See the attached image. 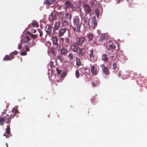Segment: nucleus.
<instances>
[{
	"instance_id": "obj_37",
	"label": "nucleus",
	"mask_w": 147,
	"mask_h": 147,
	"mask_svg": "<svg viewBox=\"0 0 147 147\" xmlns=\"http://www.w3.org/2000/svg\"><path fill=\"white\" fill-rule=\"evenodd\" d=\"M76 77L77 78H78L79 77V72L78 70H76Z\"/></svg>"
},
{
	"instance_id": "obj_33",
	"label": "nucleus",
	"mask_w": 147,
	"mask_h": 147,
	"mask_svg": "<svg viewBox=\"0 0 147 147\" xmlns=\"http://www.w3.org/2000/svg\"><path fill=\"white\" fill-rule=\"evenodd\" d=\"M32 24L33 27H37L38 26V23L36 21L32 23Z\"/></svg>"
},
{
	"instance_id": "obj_13",
	"label": "nucleus",
	"mask_w": 147,
	"mask_h": 147,
	"mask_svg": "<svg viewBox=\"0 0 147 147\" xmlns=\"http://www.w3.org/2000/svg\"><path fill=\"white\" fill-rule=\"evenodd\" d=\"M84 6L85 9V12L86 13H90L91 11V9L89 5L88 4H85Z\"/></svg>"
},
{
	"instance_id": "obj_27",
	"label": "nucleus",
	"mask_w": 147,
	"mask_h": 147,
	"mask_svg": "<svg viewBox=\"0 0 147 147\" xmlns=\"http://www.w3.org/2000/svg\"><path fill=\"white\" fill-rule=\"evenodd\" d=\"M89 4L90 5H91L92 7L93 6V5H96V6H99V4L98 3H97L95 4H94V3L93 1L91 0L89 2Z\"/></svg>"
},
{
	"instance_id": "obj_45",
	"label": "nucleus",
	"mask_w": 147,
	"mask_h": 147,
	"mask_svg": "<svg viewBox=\"0 0 147 147\" xmlns=\"http://www.w3.org/2000/svg\"><path fill=\"white\" fill-rule=\"evenodd\" d=\"M18 53V52L17 51H15L14 52H12L11 53V54H10V55H16Z\"/></svg>"
},
{
	"instance_id": "obj_63",
	"label": "nucleus",
	"mask_w": 147,
	"mask_h": 147,
	"mask_svg": "<svg viewBox=\"0 0 147 147\" xmlns=\"http://www.w3.org/2000/svg\"><path fill=\"white\" fill-rule=\"evenodd\" d=\"M96 1H97V2H98V1H100L101 0H96Z\"/></svg>"
},
{
	"instance_id": "obj_47",
	"label": "nucleus",
	"mask_w": 147,
	"mask_h": 147,
	"mask_svg": "<svg viewBox=\"0 0 147 147\" xmlns=\"http://www.w3.org/2000/svg\"><path fill=\"white\" fill-rule=\"evenodd\" d=\"M66 73L64 71L62 74L61 75V76L62 77L64 78V77H65V76H66Z\"/></svg>"
},
{
	"instance_id": "obj_11",
	"label": "nucleus",
	"mask_w": 147,
	"mask_h": 147,
	"mask_svg": "<svg viewBox=\"0 0 147 147\" xmlns=\"http://www.w3.org/2000/svg\"><path fill=\"white\" fill-rule=\"evenodd\" d=\"M66 32V29L65 28H61L59 31L58 36H61L64 35V33Z\"/></svg>"
},
{
	"instance_id": "obj_43",
	"label": "nucleus",
	"mask_w": 147,
	"mask_h": 147,
	"mask_svg": "<svg viewBox=\"0 0 147 147\" xmlns=\"http://www.w3.org/2000/svg\"><path fill=\"white\" fill-rule=\"evenodd\" d=\"M30 35L31 37L34 39L36 38L37 37V35L34 34L32 33H30Z\"/></svg>"
},
{
	"instance_id": "obj_22",
	"label": "nucleus",
	"mask_w": 147,
	"mask_h": 147,
	"mask_svg": "<svg viewBox=\"0 0 147 147\" xmlns=\"http://www.w3.org/2000/svg\"><path fill=\"white\" fill-rule=\"evenodd\" d=\"M65 17L66 19L68 21H71V19L72 16L71 14L68 13L66 14Z\"/></svg>"
},
{
	"instance_id": "obj_18",
	"label": "nucleus",
	"mask_w": 147,
	"mask_h": 147,
	"mask_svg": "<svg viewBox=\"0 0 147 147\" xmlns=\"http://www.w3.org/2000/svg\"><path fill=\"white\" fill-rule=\"evenodd\" d=\"M56 18V15L54 13H51L49 16V20L51 21H53Z\"/></svg>"
},
{
	"instance_id": "obj_2",
	"label": "nucleus",
	"mask_w": 147,
	"mask_h": 147,
	"mask_svg": "<svg viewBox=\"0 0 147 147\" xmlns=\"http://www.w3.org/2000/svg\"><path fill=\"white\" fill-rule=\"evenodd\" d=\"M10 123H8L7 125L5 133L3 134V136H5L7 138H9V137L11 136L10 134Z\"/></svg>"
},
{
	"instance_id": "obj_32",
	"label": "nucleus",
	"mask_w": 147,
	"mask_h": 147,
	"mask_svg": "<svg viewBox=\"0 0 147 147\" xmlns=\"http://www.w3.org/2000/svg\"><path fill=\"white\" fill-rule=\"evenodd\" d=\"M10 60V59L8 55H6L3 59V61H6Z\"/></svg>"
},
{
	"instance_id": "obj_57",
	"label": "nucleus",
	"mask_w": 147,
	"mask_h": 147,
	"mask_svg": "<svg viewBox=\"0 0 147 147\" xmlns=\"http://www.w3.org/2000/svg\"><path fill=\"white\" fill-rule=\"evenodd\" d=\"M26 50V51H29V49L28 47H26L25 48Z\"/></svg>"
},
{
	"instance_id": "obj_55",
	"label": "nucleus",
	"mask_w": 147,
	"mask_h": 147,
	"mask_svg": "<svg viewBox=\"0 0 147 147\" xmlns=\"http://www.w3.org/2000/svg\"><path fill=\"white\" fill-rule=\"evenodd\" d=\"M14 58V57L12 56V55H10V60H11Z\"/></svg>"
},
{
	"instance_id": "obj_52",
	"label": "nucleus",
	"mask_w": 147,
	"mask_h": 147,
	"mask_svg": "<svg viewBox=\"0 0 147 147\" xmlns=\"http://www.w3.org/2000/svg\"><path fill=\"white\" fill-rule=\"evenodd\" d=\"M31 31L32 32L34 33H35L36 32V30L35 29H31Z\"/></svg>"
},
{
	"instance_id": "obj_29",
	"label": "nucleus",
	"mask_w": 147,
	"mask_h": 147,
	"mask_svg": "<svg viewBox=\"0 0 147 147\" xmlns=\"http://www.w3.org/2000/svg\"><path fill=\"white\" fill-rule=\"evenodd\" d=\"M89 55L90 57L92 58H94L95 55L94 53V50H92L89 53Z\"/></svg>"
},
{
	"instance_id": "obj_28",
	"label": "nucleus",
	"mask_w": 147,
	"mask_h": 147,
	"mask_svg": "<svg viewBox=\"0 0 147 147\" xmlns=\"http://www.w3.org/2000/svg\"><path fill=\"white\" fill-rule=\"evenodd\" d=\"M79 53L81 55H84L85 53V50L84 49H79Z\"/></svg>"
},
{
	"instance_id": "obj_59",
	"label": "nucleus",
	"mask_w": 147,
	"mask_h": 147,
	"mask_svg": "<svg viewBox=\"0 0 147 147\" xmlns=\"http://www.w3.org/2000/svg\"><path fill=\"white\" fill-rule=\"evenodd\" d=\"M6 111H5V112H3L2 113V114L3 115V114H5L6 113Z\"/></svg>"
},
{
	"instance_id": "obj_36",
	"label": "nucleus",
	"mask_w": 147,
	"mask_h": 147,
	"mask_svg": "<svg viewBox=\"0 0 147 147\" xmlns=\"http://www.w3.org/2000/svg\"><path fill=\"white\" fill-rule=\"evenodd\" d=\"M68 57L69 59L70 60H72L73 59V54L72 53H69L68 56Z\"/></svg>"
},
{
	"instance_id": "obj_61",
	"label": "nucleus",
	"mask_w": 147,
	"mask_h": 147,
	"mask_svg": "<svg viewBox=\"0 0 147 147\" xmlns=\"http://www.w3.org/2000/svg\"><path fill=\"white\" fill-rule=\"evenodd\" d=\"M88 74V73L86 71V72H85V75H86Z\"/></svg>"
},
{
	"instance_id": "obj_12",
	"label": "nucleus",
	"mask_w": 147,
	"mask_h": 147,
	"mask_svg": "<svg viewBox=\"0 0 147 147\" xmlns=\"http://www.w3.org/2000/svg\"><path fill=\"white\" fill-rule=\"evenodd\" d=\"M84 21L85 22L86 27L87 28L90 27V25L89 23L90 21V19L89 18L88 16H85L84 18Z\"/></svg>"
},
{
	"instance_id": "obj_24",
	"label": "nucleus",
	"mask_w": 147,
	"mask_h": 147,
	"mask_svg": "<svg viewBox=\"0 0 147 147\" xmlns=\"http://www.w3.org/2000/svg\"><path fill=\"white\" fill-rule=\"evenodd\" d=\"M72 5L71 2L69 0H67L65 3V5L66 7L69 8Z\"/></svg>"
},
{
	"instance_id": "obj_51",
	"label": "nucleus",
	"mask_w": 147,
	"mask_h": 147,
	"mask_svg": "<svg viewBox=\"0 0 147 147\" xmlns=\"http://www.w3.org/2000/svg\"><path fill=\"white\" fill-rule=\"evenodd\" d=\"M81 3H82L81 1H79L77 3V5H78L79 6H80L81 5Z\"/></svg>"
},
{
	"instance_id": "obj_7",
	"label": "nucleus",
	"mask_w": 147,
	"mask_h": 147,
	"mask_svg": "<svg viewBox=\"0 0 147 147\" xmlns=\"http://www.w3.org/2000/svg\"><path fill=\"white\" fill-rule=\"evenodd\" d=\"M91 71L93 75L96 76L97 74V68L93 65L91 67Z\"/></svg>"
},
{
	"instance_id": "obj_3",
	"label": "nucleus",
	"mask_w": 147,
	"mask_h": 147,
	"mask_svg": "<svg viewBox=\"0 0 147 147\" xmlns=\"http://www.w3.org/2000/svg\"><path fill=\"white\" fill-rule=\"evenodd\" d=\"M73 23L75 26H78L80 24V19L78 16H74L73 18Z\"/></svg>"
},
{
	"instance_id": "obj_53",
	"label": "nucleus",
	"mask_w": 147,
	"mask_h": 147,
	"mask_svg": "<svg viewBox=\"0 0 147 147\" xmlns=\"http://www.w3.org/2000/svg\"><path fill=\"white\" fill-rule=\"evenodd\" d=\"M52 53L55 56L56 54V53L54 51H52Z\"/></svg>"
},
{
	"instance_id": "obj_44",
	"label": "nucleus",
	"mask_w": 147,
	"mask_h": 147,
	"mask_svg": "<svg viewBox=\"0 0 147 147\" xmlns=\"http://www.w3.org/2000/svg\"><path fill=\"white\" fill-rule=\"evenodd\" d=\"M50 67L52 68L54 67V63L53 61H51L50 62Z\"/></svg>"
},
{
	"instance_id": "obj_60",
	"label": "nucleus",
	"mask_w": 147,
	"mask_h": 147,
	"mask_svg": "<svg viewBox=\"0 0 147 147\" xmlns=\"http://www.w3.org/2000/svg\"><path fill=\"white\" fill-rule=\"evenodd\" d=\"M117 1V3H119L120 2V0H116Z\"/></svg>"
},
{
	"instance_id": "obj_20",
	"label": "nucleus",
	"mask_w": 147,
	"mask_h": 147,
	"mask_svg": "<svg viewBox=\"0 0 147 147\" xmlns=\"http://www.w3.org/2000/svg\"><path fill=\"white\" fill-rule=\"evenodd\" d=\"M87 36L88 38L89 41H91L92 40L93 38V34L91 32L88 33L87 34Z\"/></svg>"
},
{
	"instance_id": "obj_56",
	"label": "nucleus",
	"mask_w": 147,
	"mask_h": 147,
	"mask_svg": "<svg viewBox=\"0 0 147 147\" xmlns=\"http://www.w3.org/2000/svg\"><path fill=\"white\" fill-rule=\"evenodd\" d=\"M115 57V55H111L110 56V57L112 59H113Z\"/></svg>"
},
{
	"instance_id": "obj_30",
	"label": "nucleus",
	"mask_w": 147,
	"mask_h": 147,
	"mask_svg": "<svg viewBox=\"0 0 147 147\" xmlns=\"http://www.w3.org/2000/svg\"><path fill=\"white\" fill-rule=\"evenodd\" d=\"M76 64L78 66H80L81 65L80 59L78 58H76Z\"/></svg>"
},
{
	"instance_id": "obj_35",
	"label": "nucleus",
	"mask_w": 147,
	"mask_h": 147,
	"mask_svg": "<svg viewBox=\"0 0 147 147\" xmlns=\"http://www.w3.org/2000/svg\"><path fill=\"white\" fill-rule=\"evenodd\" d=\"M95 13L97 17H98L99 15L100 11L98 9H96L95 11Z\"/></svg>"
},
{
	"instance_id": "obj_15",
	"label": "nucleus",
	"mask_w": 147,
	"mask_h": 147,
	"mask_svg": "<svg viewBox=\"0 0 147 147\" xmlns=\"http://www.w3.org/2000/svg\"><path fill=\"white\" fill-rule=\"evenodd\" d=\"M53 45H58V38L56 36H54L52 37L51 38Z\"/></svg>"
},
{
	"instance_id": "obj_26",
	"label": "nucleus",
	"mask_w": 147,
	"mask_h": 147,
	"mask_svg": "<svg viewBox=\"0 0 147 147\" xmlns=\"http://www.w3.org/2000/svg\"><path fill=\"white\" fill-rule=\"evenodd\" d=\"M117 63L116 62H115L113 64V68L116 71L118 70L119 69V67L117 66Z\"/></svg>"
},
{
	"instance_id": "obj_31",
	"label": "nucleus",
	"mask_w": 147,
	"mask_h": 147,
	"mask_svg": "<svg viewBox=\"0 0 147 147\" xmlns=\"http://www.w3.org/2000/svg\"><path fill=\"white\" fill-rule=\"evenodd\" d=\"M70 8L71 10L73 11H75L76 10V6H75L74 4H72L71 6H70Z\"/></svg>"
},
{
	"instance_id": "obj_49",
	"label": "nucleus",
	"mask_w": 147,
	"mask_h": 147,
	"mask_svg": "<svg viewBox=\"0 0 147 147\" xmlns=\"http://www.w3.org/2000/svg\"><path fill=\"white\" fill-rule=\"evenodd\" d=\"M56 70L57 71L58 73L59 74H60L61 72V71L60 69H59L58 68L56 69Z\"/></svg>"
},
{
	"instance_id": "obj_23",
	"label": "nucleus",
	"mask_w": 147,
	"mask_h": 147,
	"mask_svg": "<svg viewBox=\"0 0 147 147\" xmlns=\"http://www.w3.org/2000/svg\"><path fill=\"white\" fill-rule=\"evenodd\" d=\"M116 47V46L115 45L113 44L110 45L108 47V49L111 50V51L113 52V49H114Z\"/></svg>"
},
{
	"instance_id": "obj_1",
	"label": "nucleus",
	"mask_w": 147,
	"mask_h": 147,
	"mask_svg": "<svg viewBox=\"0 0 147 147\" xmlns=\"http://www.w3.org/2000/svg\"><path fill=\"white\" fill-rule=\"evenodd\" d=\"M12 111L13 113H14V114H11L10 116H9L8 114H6L5 115V116L7 117V119L8 120V121L6 122V123H10L11 122V119L13 118L15 115L19 113L18 110L16 109H15L12 110Z\"/></svg>"
},
{
	"instance_id": "obj_46",
	"label": "nucleus",
	"mask_w": 147,
	"mask_h": 147,
	"mask_svg": "<svg viewBox=\"0 0 147 147\" xmlns=\"http://www.w3.org/2000/svg\"><path fill=\"white\" fill-rule=\"evenodd\" d=\"M38 31L40 33L39 37H42L43 35V33L42 31L40 30H39Z\"/></svg>"
},
{
	"instance_id": "obj_10",
	"label": "nucleus",
	"mask_w": 147,
	"mask_h": 147,
	"mask_svg": "<svg viewBox=\"0 0 147 147\" xmlns=\"http://www.w3.org/2000/svg\"><path fill=\"white\" fill-rule=\"evenodd\" d=\"M60 26V23L59 21H57L55 22L54 25V29L55 30H59Z\"/></svg>"
},
{
	"instance_id": "obj_17",
	"label": "nucleus",
	"mask_w": 147,
	"mask_h": 147,
	"mask_svg": "<svg viewBox=\"0 0 147 147\" xmlns=\"http://www.w3.org/2000/svg\"><path fill=\"white\" fill-rule=\"evenodd\" d=\"M30 40V38L28 36H26L23 39L21 40V42L23 43H27Z\"/></svg>"
},
{
	"instance_id": "obj_48",
	"label": "nucleus",
	"mask_w": 147,
	"mask_h": 147,
	"mask_svg": "<svg viewBox=\"0 0 147 147\" xmlns=\"http://www.w3.org/2000/svg\"><path fill=\"white\" fill-rule=\"evenodd\" d=\"M27 54V53L26 52L23 51L21 52L20 53V55H25Z\"/></svg>"
},
{
	"instance_id": "obj_41",
	"label": "nucleus",
	"mask_w": 147,
	"mask_h": 147,
	"mask_svg": "<svg viewBox=\"0 0 147 147\" xmlns=\"http://www.w3.org/2000/svg\"><path fill=\"white\" fill-rule=\"evenodd\" d=\"M57 46L56 47V49L58 51H61V46L60 45H57Z\"/></svg>"
},
{
	"instance_id": "obj_5",
	"label": "nucleus",
	"mask_w": 147,
	"mask_h": 147,
	"mask_svg": "<svg viewBox=\"0 0 147 147\" xmlns=\"http://www.w3.org/2000/svg\"><path fill=\"white\" fill-rule=\"evenodd\" d=\"M102 70L106 75H108L109 74V71L108 68L106 67L104 65H102Z\"/></svg>"
},
{
	"instance_id": "obj_4",
	"label": "nucleus",
	"mask_w": 147,
	"mask_h": 147,
	"mask_svg": "<svg viewBox=\"0 0 147 147\" xmlns=\"http://www.w3.org/2000/svg\"><path fill=\"white\" fill-rule=\"evenodd\" d=\"M97 20L96 19L95 16H94L92 18L91 27L93 29H94L97 26Z\"/></svg>"
},
{
	"instance_id": "obj_9",
	"label": "nucleus",
	"mask_w": 147,
	"mask_h": 147,
	"mask_svg": "<svg viewBox=\"0 0 147 147\" xmlns=\"http://www.w3.org/2000/svg\"><path fill=\"white\" fill-rule=\"evenodd\" d=\"M6 120H7V117L5 116L4 117L0 116V125L3 126L5 121Z\"/></svg>"
},
{
	"instance_id": "obj_58",
	"label": "nucleus",
	"mask_w": 147,
	"mask_h": 147,
	"mask_svg": "<svg viewBox=\"0 0 147 147\" xmlns=\"http://www.w3.org/2000/svg\"><path fill=\"white\" fill-rule=\"evenodd\" d=\"M32 25V23L30 24L28 26V28H29L31 27Z\"/></svg>"
},
{
	"instance_id": "obj_42",
	"label": "nucleus",
	"mask_w": 147,
	"mask_h": 147,
	"mask_svg": "<svg viewBox=\"0 0 147 147\" xmlns=\"http://www.w3.org/2000/svg\"><path fill=\"white\" fill-rule=\"evenodd\" d=\"M57 59L58 60H59L60 62L61 63L63 61V59L62 57L60 55H59L57 57Z\"/></svg>"
},
{
	"instance_id": "obj_8",
	"label": "nucleus",
	"mask_w": 147,
	"mask_h": 147,
	"mask_svg": "<svg viewBox=\"0 0 147 147\" xmlns=\"http://www.w3.org/2000/svg\"><path fill=\"white\" fill-rule=\"evenodd\" d=\"M71 48L74 52L77 53L78 51L79 47L78 46V45L74 42L73 43L72 45L71 46Z\"/></svg>"
},
{
	"instance_id": "obj_39",
	"label": "nucleus",
	"mask_w": 147,
	"mask_h": 147,
	"mask_svg": "<svg viewBox=\"0 0 147 147\" xmlns=\"http://www.w3.org/2000/svg\"><path fill=\"white\" fill-rule=\"evenodd\" d=\"M23 43L22 42L21 43H19L18 45V49L19 50H21V47Z\"/></svg>"
},
{
	"instance_id": "obj_50",
	"label": "nucleus",
	"mask_w": 147,
	"mask_h": 147,
	"mask_svg": "<svg viewBox=\"0 0 147 147\" xmlns=\"http://www.w3.org/2000/svg\"><path fill=\"white\" fill-rule=\"evenodd\" d=\"M76 28L74 26H72V27L73 30L74 32H76Z\"/></svg>"
},
{
	"instance_id": "obj_64",
	"label": "nucleus",
	"mask_w": 147,
	"mask_h": 147,
	"mask_svg": "<svg viewBox=\"0 0 147 147\" xmlns=\"http://www.w3.org/2000/svg\"><path fill=\"white\" fill-rule=\"evenodd\" d=\"M80 14L81 13V12L82 13V10H81H81H80Z\"/></svg>"
},
{
	"instance_id": "obj_21",
	"label": "nucleus",
	"mask_w": 147,
	"mask_h": 147,
	"mask_svg": "<svg viewBox=\"0 0 147 147\" xmlns=\"http://www.w3.org/2000/svg\"><path fill=\"white\" fill-rule=\"evenodd\" d=\"M45 2L47 4L53 5L55 3V0H46Z\"/></svg>"
},
{
	"instance_id": "obj_34",
	"label": "nucleus",
	"mask_w": 147,
	"mask_h": 147,
	"mask_svg": "<svg viewBox=\"0 0 147 147\" xmlns=\"http://www.w3.org/2000/svg\"><path fill=\"white\" fill-rule=\"evenodd\" d=\"M105 35L101 36L100 38L99 41L100 42H102L105 40Z\"/></svg>"
},
{
	"instance_id": "obj_38",
	"label": "nucleus",
	"mask_w": 147,
	"mask_h": 147,
	"mask_svg": "<svg viewBox=\"0 0 147 147\" xmlns=\"http://www.w3.org/2000/svg\"><path fill=\"white\" fill-rule=\"evenodd\" d=\"M78 27L76 28V32H80V28L81 27V25H80L78 26H77Z\"/></svg>"
},
{
	"instance_id": "obj_54",
	"label": "nucleus",
	"mask_w": 147,
	"mask_h": 147,
	"mask_svg": "<svg viewBox=\"0 0 147 147\" xmlns=\"http://www.w3.org/2000/svg\"><path fill=\"white\" fill-rule=\"evenodd\" d=\"M92 86L94 87H96V84L93 82H92Z\"/></svg>"
},
{
	"instance_id": "obj_6",
	"label": "nucleus",
	"mask_w": 147,
	"mask_h": 147,
	"mask_svg": "<svg viewBox=\"0 0 147 147\" xmlns=\"http://www.w3.org/2000/svg\"><path fill=\"white\" fill-rule=\"evenodd\" d=\"M85 40V38L84 37H80L76 42V44L78 45H82L83 44Z\"/></svg>"
},
{
	"instance_id": "obj_40",
	"label": "nucleus",
	"mask_w": 147,
	"mask_h": 147,
	"mask_svg": "<svg viewBox=\"0 0 147 147\" xmlns=\"http://www.w3.org/2000/svg\"><path fill=\"white\" fill-rule=\"evenodd\" d=\"M65 41L67 44H69L70 43V39L68 38H65Z\"/></svg>"
},
{
	"instance_id": "obj_16",
	"label": "nucleus",
	"mask_w": 147,
	"mask_h": 147,
	"mask_svg": "<svg viewBox=\"0 0 147 147\" xmlns=\"http://www.w3.org/2000/svg\"><path fill=\"white\" fill-rule=\"evenodd\" d=\"M46 31L48 34H50L51 33L52 31V27L49 24L48 25L47 29L46 30Z\"/></svg>"
},
{
	"instance_id": "obj_25",
	"label": "nucleus",
	"mask_w": 147,
	"mask_h": 147,
	"mask_svg": "<svg viewBox=\"0 0 147 147\" xmlns=\"http://www.w3.org/2000/svg\"><path fill=\"white\" fill-rule=\"evenodd\" d=\"M61 51L62 54L63 55H65L67 53L68 50L65 48L62 47L61 49Z\"/></svg>"
},
{
	"instance_id": "obj_14",
	"label": "nucleus",
	"mask_w": 147,
	"mask_h": 147,
	"mask_svg": "<svg viewBox=\"0 0 147 147\" xmlns=\"http://www.w3.org/2000/svg\"><path fill=\"white\" fill-rule=\"evenodd\" d=\"M101 59L102 60L105 62L108 61V58L107 55L106 54H103L101 56Z\"/></svg>"
},
{
	"instance_id": "obj_62",
	"label": "nucleus",
	"mask_w": 147,
	"mask_h": 147,
	"mask_svg": "<svg viewBox=\"0 0 147 147\" xmlns=\"http://www.w3.org/2000/svg\"><path fill=\"white\" fill-rule=\"evenodd\" d=\"M63 0H57L58 2H61V1Z\"/></svg>"
},
{
	"instance_id": "obj_19",
	"label": "nucleus",
	"mask_w": 147,
	"mask_h": 147,
	"mask_svg": "<svg viewBox=\"0 0 147 147\" xmlns=\"http://www.w3.org/2000/svg\"><path fill=\"white\" fill-rule=\"evenodd\" d=\"M62 25L63 26L67 27L69 26L67 21L66 20H62Z\"/></svg>"
}]
</instances>
